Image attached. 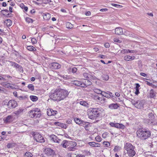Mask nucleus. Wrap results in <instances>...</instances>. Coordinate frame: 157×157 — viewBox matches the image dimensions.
<instances>
[{"label": "nucleus", "mask_w": 157, "mask_h": 157, "mask_svg": "<svg viewBox=\"0 0 157 157\" xmlns=\"http://www.w3.org/2000/svg\"><path fill=\"white\" fill-rule=\"evenodd\" d=\"M70 92L64 89L56 90L52 91L50 94L51 99L55 101H60L64 99L68 95Z\"/></svg>", "instance_id": "nucleus-1"}, {"label": "nucleus", "mask_w": 157, "mask_h": 157, "mask_svg": "<svg viewBox=\"0 0 157 157\" xmlns=\"http://www.w3.org/2000/svg\"><path fill=\"white\" fill-rule=\"evenodd\" d=\"M101 110L98 108H91L87 111L88 115L89 118L95 119L100 116Z\"/></svg>", "instance_id": "nucleus-2"}, {"label": "nucleus", "mask_w": 157, "mask_h": 157, "mask_svg": "<svg viewBox=\"0 0 157 157\" xmlns=\"http://www.w3.org/2000/svg\"><path fill=\"white\" fill-rule=\"evenodd\" d=\"M124 148L125 149L124 152L126 153L129 156L132 157L135 155L136 154L135 150V147L133 146L131 143H127L124 144Z\"/></svg>", "instance_id": "nucleus-3"}, {"label": "nucleus", "mask_w": 157, "mask_h": 157, "mask_svg": "<svg viewBox=\"0 0 157 157\" xmlns=\"http://www.w3.org/2000/svg\"><path fill=\"white\" fill-rule=\"evenodd\" d=\"M137 135L142 140H145L149 137L151 135L150 131L140 129L137 131Z\"/></svg>", "instance_id": "nucleus-4"}, {"label": "nucleus", "mask_w": 157, "mask_h": 157, "mask_svg": "<svg viewBox=\"0 0 157 157\" xmlns=\"http://www.w3.org/2000/svg\"><path fill=\"white\" fill-rule=\"evenodd\" d=\"M29 113V116L31 118H39L41 115L40 109L38 108H34L30 111Z\"/></svg>", "instance_id": "nucleus-5"}, {"label": "nucleus", "mask_w": 157, "mask_h": 157, "mask_svg": "<svg viewBox=\"0 0 157 157\" xmlns=\"http://www.w3.org/2000/svg\"><path fill=\"white\" fill-rule=\"evenodd\" d=\"M34 138L37 142L42 143L44 142V138L39 133L35 134L34 136Z\"/></svg>", "instance_id": "nucleus-6"}, {"label": "nucleus", "mask_w": 157, "mask_h": 157, "mask_svg": "<svg viewBox=\"0 0 157 157\" xmlns=\"http://www.w3.org/2000/svg\"><path fill=\"white\" fill-rule=\"evenodd\" d=\"M17 105V101L14 100H10L7 104L8 107L10 109L14 108L16 107Z\"/></svg>", "instance_id": "nucleus-7"}, {"label": "nucleus", "mask_w": 157, "mask_h": 157, "mask_svg": "<svg viewBox=\"0 0 157 157\" xmlns=\"http://www.w3.org/2000/svg\"><path fill=\"white\" fill-rule=\"evenodd\" d=\"M45 153L47 155L53 156L55 152L54 150L51 148L47 147L45 149Z\"/></svg>", "instance_id": "nucleus-8"}, {"label": "nucleus", "mask_w": 157, "mask_h": 157, "mask_svg": "<svg viewBox=\"0 0 157 157\" xmlns=\"http://www.w3.org/2000/svg\"><path fill=\"white\" fill-rule=\"evenodd\" d=\"M144 103V100L137 101L135 104V106L138 109H142L143 108Z\"/></svg>", "instance_id": "nucleus-9"}, {"label": "nucleus", "mask_w": 157, "mask_h": 157, "mask_svg": "<svg viewBox=\"0 0 157 157\" xmlns=\"http://www.w3.org/2000/svg\"><path fill=\"white\" fill-rule=\"evenodd\" d=\"M109 125L112 127H113L118 128H124V126L123 124L118 123L110 122Z\"/></svg>", "instance_id": "nucleus-10"}, {"label": "nucleus", "mask_w": 157, "mask_h": 157, "mask_svg": "<svg viewBox=\"0 0 157 157\" xmlns=\"http://www.w3.org/2000/svg\"><path fill=\"white\" fill-rule=\"evenodd\" d=\"M14 120L13 116L9 115L4 119V122L5 123H10L12 122Z\"/></svg>", "instance_id": "nucleus-11"}, {"label": "nucleus", "mask_w": 157, "mask_h": 157, "mask_svg": "<svg viewBox=\"0 0 157 157\" xmlns=\"http://www.w3.org/2000/svg\"><path fill=\"white\" fill-rule=\"evenodd\" d=\"M51 140L55 142L59 143L60 142L61 140L58 138V137L54 135H51L50 136Z\"/></svg>", "instance_id": "nucleus-12"}, {"label": "nucleus", "mask_w": 157, "mask_h": 157, "mask_svg": "<svg viewBox=\"0 0 157 157\" xmlns=\"http://www.w3.org/2000/svg\"><path fill=\"white\" fill-rule=\"evenodd\" d=\"M61 65L57 63H53L51 64V67L52 69H56L60 68Z\"/></svg>", "instance_id": "nucleus-13"}, {"label": "nucleus", "mask_w": 157, "mask_h": 157, "mask_svg": "<svg viewBox=\"0 0 157 157\" xmlns=\"http://www.w3.org/2000/svg\"><path fill=\"white\" fill-rule=\"evenodd\" d=\"M54 124L56 125L60 126L61 127L66 129L68 126L67 124L62 123L59 122H55L54 123Z\"/></svg>", "instance_id": "nucleus-14"}, {"label": "nucleus", "mask_w": 157, "mask_h": 157, "mask_svg": "<svg viewBox=\"0 0 157 157\" xmlns=\"http://www.w3.org/2000/svg\"><path fill=\"white\" fill-rule=\"evenodd\" d=\"M120 106V105L117 103L111 104L109 105V108L111 109H117Z\"/></svg>", "instance_id": "nucleus-15"}, {"label": "nucleus", "mask_w": 157, "mask_h": 157, "mask_svg": "<svg viewBox=\"0 0 157 157\" xmlns=\"http://www.w3.org/2000/svg\"><path fill=\"white\" fill-rule=\"evenodd\" d=\"M115 33L116 34L121 35L123 34L122 29L120 27H118L115 29Z\"/></svg>", "instance_id": "nucleus-16"}, {"label": "nucleus", "mask_w": 157, "mask_h": 157, "mask_svg": "<svg viewBox=\"0 0 157 157\" xmlns=\"http://www.w3.org/2000/svg\"><path fill=\"white\" fill-rule=\"evenodd\" d=\"M92 97L94 99L98 102H100L101 101V95L100 97L98 94H95L93 95Z\"/></svg>", "instance_id": "nucleus-17"}, {"label": "nucleus", "mask_w": 157, "mask_h": 157, "mask_svg": "<svg viewBox=\"0 0 157 157\" xmlns=\"http://www.w3.org/2000/svg\"><path fill=\"white\" fill-rule=\"evenodd\" d=\"M148 124L151 126L156 125L157 124V122L156 120L155 119L153 120H149L148 121Z\"/></svg>", "instance_id": "nucleus-18"}, {"label": "nucleus", "mask_w": 157, "mask_h": 157, "mask_svg": "<svg viewBox=\"0 0 157 157\" xmlns=\"http://www.w3.org/2000/svg\"><path fill=\"white\" fill-rule=\"evenodd\" d=\"M77 144L75 142L73 141H68V147H75L76 146Z\"/></svg>", "instance_id": "nucleus-19"}, {"label": "nucleus", "mask_w": 157, "mask_h": 157, "mask_svg": "<svg viewBox=\"0 0 157 157\" xmlns=\"http://www.w3.org/2000/svg\"><path fill=\"white\" fill-rule=\"evenodd\" d=\"M9 62H10V65L16 68L20 67V68H22V67L17 63L11 61Z\"/></svg>", "instance_id": "nucleus-20"}, {"label": "nucleus", "mask_w": 157, "mask_h": 157, "mask_svg": "<svg viewBox=\"0 0 157 157\" xmlns=\"http://www.w3.org/2000/svg\"><path fill=\"white\" fill-rule=\"evenodd\" d=\"M60 145L64 148L68 147V141L66 140H63L61 143Z\"/></svg>", "instance_id": "nucleus-21"}, {"label": "nucleus", "mask_w": 157, "mask_h": 157, "mask_svg": "<svg viewBox=\"0 0 157 157\" xmlns=\"http://www.w3.org/2000/svg\"><path fill=\"white\" fill-rule=\"evenodd\" d=\"M24 110V109H23L20 108L18 109L15 111L14 113L17 116L19 115L23 112Z\"/></svg>", "instance_id": "nucleus-22"}, {"label": "nucleus", "mask_w": 157, "mask_h": 157, "mask_svg": "<svg viewBox=\"0 0 157 157\" xmlns=\"http://www.w3.org/2000/svg\"><path fill=\"white\" fill-rule=\"evenodd\" d=\"M0 84L6 88L11 87L12 86L10 85V83L6 82H2Z\"/></svg>", "instance_id": "nucleus-23"}, {"label": "nucleus", "mask_w": 157, "mask_h": 157, "mask_svg": "<svg viewBox=\"0 0 157 157\" xmlns=\"http://www.w3.org/2000/svg\"><path fill=\"white\" fill-rule=\"evenodd\" d=\"M51 17V14L49 13H45L43 16L44 19L46 20H49Z\"/></svg>", "instance_id": "nucleus-24"}, {"label": "nucleus", "mask_w": 157, "mask_h": 157, "mask_svg": "<svg viewBox=\"0 0 157 157\" xmlns=\"http://www.w3.org/2000/svg\"><path fill=\"white\" fill-rule=\"evenodd\" d=\"M155 93L153 89L150 90L149 92V97L150 98H153L155 96Z\"/></svg>", "instance_id": "nucleus-25"}, {"label": "nucleus", "mask_w": 157, "mask_h": 157, "mask_svg": "<svg viewBox=\"0 0 157 157\" xmlns=\"http://www.w3.org/2000/svg\"><path fill=\"white\" fill-rule=\"evenodd\" d=\"M72 83L75 86H79L81 85V82L76 80L74 81H72Z\"/></svg>", "instance_id": "nucleus-26"}, {"label": "nucleus", "mask_w": 157, "mask_h": 157, "mask_svg": "<svg viewBox=\"0 0 157 157\" xmlns=\"http://www.w3.org/2000/svg\"><path fill=\"white\" fill-rule=\"evenodd\" d=\"M74 120L75 122L77 124L80 125L82 121V120L78 118H74Z\"/></svg>", "instance_id": "nucleus-27"}, {"label": "nucleus", "mask_w": 157, "mask_h": 157, "mask_svg": "<svg viewBox=\"0 0 157 157\" xmlns=\"http://www.w3.org/2000/svg\"><path fill=\"white\" fill-rule=\"evenodd\" d=\"M89 124V123L88 122H85L82 120L80 125L84 126L86 128Z\"/></svg>", "instance_id": "nucleus-28"}, {"label": "nucleus", "mask_w": 157, "mask_h": 157, "mask_svg": "<svg viewBox=\"0 0 157 157\" xmlns=\"http://www.w3.org/2000/svg\"><path fill=\"white\" fill-rule=\"evenodd\" d=\"M83 75L85 78H88L90 79L91 77H92V76L90 74L87 73H84L83 74Z\"/></svg>", "instance_id": "nucleus-29"}, {"label": "nucleus", "mask_w": 157, "mask_h": 157, "mask_svg": "<svg viewBox=\"0 0 157 157\" xmlns=\"http://www.w3.org/2000/svg\"><path fill=\"white\" fill-rule=\"evenodd\" d=\"M31 100L33 101H36L38 99V98L35 96L31 95L30 96Z\"/></svg>", "instance_id": "nucleus-30"}, {"label": "nucleus", "mask_w": 157, "mask_h": 157, "mask_svg": "<svg viewBox=\"0 0 157 157\" xmlns=\"http://www.w3.org/2000/svg\"><path fill=\"white\" fill-rule=\"evenodd\" d=\"M15 144L14 143H10L7 144L6 147L8 148H12L13 147H15Z\"/></svg>", "instance_id": "nucleus-31"}, {"label": "nucleus", "mask_w": 157, "mask_h": 157, "mask_svg": "<svg viewBox=\"0 0 157 157\" xmlns=\"http://www.w3.org/2000/svg\"><path fill=\"white\" fill-rule=\"evenodd\" d=\"M27 49L29 51H33L36 50V49L32 46H28Z\"/></svg>", "instance_id": "nucleus-32"}, {"label": "nucleus", "mask_w": 157, "mask_h": 157, "mask_svg": "<svg viewBox=\"0 0 157 157\" xmlns=\"http://www.w3.org/2000/svg\"><path fill=\"white\" fill-rule=\"evenodd\" d=\"M148 116L149 119V120H153L155 119L154 114L152 113H149Z\"/></svg>", "instance_id": "nucleus-33"}, {"label": "nucleus", "mask_w": 157, "mask_h": 157, "mask_svg": "<svg viewBox=\"0 0 157 157\" xmlns=\"http://www.w3.org/2000/svg\"><path fill=\"white\" fill-rule=\"evenodd\" d=\"M5 22L7 26H10L12 25V22L9 19L6 20Z\"/></svg>", "instance_id": "nucleus-34"}, {"label": "nucleus", "mask_w": 157, "mask_h": 157, "mask_svg": "<svg viewBox=\"0 0 157 157\" xmlns=\"http://www.w3.org/2000/svg\"><path fill=\"white\" fill-rule=\"evenodd\" d=\"M66 25L67 28L70 29H71L73 27V25L69 22H67V23Z\"/></svg>", "instance_id": "nucleus-35"}, {"label": "nucleus", "mask_w": 157, "mask_h": 157, "mask_svg": "<svg viewBox=\"0 0 157 157\" xmlns=\"http://www.w3.org/2000/svg\"><path fill=\"white\" fill-rule=\"evenodd\" d=\"M101 95L103 97L104 96L107 98H110V96L109 95V94L104 91H102Z\"/></svg>", "instance_id": "nucleus-36"}, {"label": "nucleus", "mask_w": 157, "mask_h": 157, "mask_svg": "<svg viewBox=\"0 0 157 157\" xmlns=\"http://www.w3.org/2000/svg\"><path fill=\"white\" fill-rule=\"evenodd\" d=\"M79 103L81 105L85 106H87L88 105L87 103L84 101H80Z\"/></svg>", "instance_id": "nucleus-37"}, {"label": "nucleus", "mask_w": 157, "mask_h": 157, "mask_svg": "<svg viewBox=\"0 0 157 157\" xmlns=\"http://www.w3.org/2000/svg\"><path fill=\"white\" fill-rule=\"evenodd\" d=\"M94 92L98 94H101V95L102 94V91L98 89H95L94 90Z\"/></svg>", "instance_id": "nucleus-38"}, {"label": "nucleus", "mask_w": 157, "mask_h": 157, "mask_svg": "<svg viewBox=\"0 0 157 157\" xmlns=\"http://www.w3.org/2000/svg\"><path fill=\"white\" fill-rule=\"evenodd\" d=\"M84 82L85 83L87 86L90 85L92 84V82L88 79H86L85 81Z\"/></svg>", "instance_id": "nucleus-39"}, {"label": "nucleus", "mask_w": 157, "mask_h": 157, "mask_svg": "<svg viewBox=\"0 0 157 157\" xmlns=\"http://www.w3.org/2000/svg\"><path fill=\"white\" fill-rule=\"evenodd\" d=\"M53 111V109H48V111H47V114L48 116H51L52 115V113Z\"/></svg>", "instance_id": "nucleus-40"}, {"label": "nucleus", "mask_w": 157, "mask_h": 157, "mask_svg": "<svg viewBox=\"0 0 157 157\" xmlns=\"http://www.w3.org/2000/svg\"><path fill=\"white\" fill-rule=\"evenodd\" d=\"M28 88L32 91H33L34 90V86L32 84H29L28 86Z\"/></svg>", "instance_id": "nucleus-41"}, {"label": "nucleus", "mask_w": 157, "mask_h": 157, "mask_svg": "<svg viewBox=\"0 0 157 157\" xmlns=\"http://www.w3.org/2000/svg\"><path fill=\"white\" fill-rule=\"evenodd\" d=\"M121 147H120L117 146L115 147L113 150L115 152H116L117 151L119 150H121Z\"/></svg>", "instance_id": "nucleus-42"}, {"label": "nucleus", "mask_w": 157, "mask_h": 157, "mask_svg": "<svg viewBox=\"0 0 157 157\" xmlns=\"http://www.w3.org/2000/svg\"><path fill=\"white\" fill-rule=\"evenodd\" d=\"M102 78L104 80H108L109 78V77L107 75H103L102 76Z\"/></svg>", "instance_id": "nucleus-43"}, {"label": "nucleus", "mask_w": 157, "mask_h": 157, "mask_svg": "<svg viewBox=\"0 0 157 157\" xmlns=\"http://www.w3.org/2000/svg\"><path fill=\"white\" fill-rule=\"evenodd\" d=\"M25 155L27 157H31L33 156V154L29 152H26L25 154Z\"/></svg>", "instance_id": "nucleus-44"}, {"label": "nucleus", "mask_w": 157, "mask_h": 157, "mask_svg": "<svg viewBox=\"0 0 157 157\" xmlns=\"http://www.w3.org/2000/svg\"><path fill=\"white\" fill-rule=\"evenodd\" d=\"M26 21L28 23H32L33 20L29 17H27L25 19Z\"/></svg>", "instance_id": "nucleus-45"}, {"label": "nucleus", "mask_w": 157, "mask_h": 157, "mask_svg": "<svg viewBox=\"0 0 157 157\" xmlns=\"http://www.w3.org/2000/svg\"><path fill=\"white\" fill-rule=\"evenodd\" d=\"M88 144L90 146L93 147H95L96 145V143L94 142H91L88 143Z\"/></svg>", "instance_id": "nucleus-46"}, {"label": "nucleus", "mask_w": 157, "mask_h": 157, "mask_svg": "<svg viewBox=\"0 0 157 157\" xmlns=\"http://www.w3.org/2000/svg\"><path fill=\"white\" fill-rule=\"evenodd\" d=\"M103 143L105 147H108L110 145V143L108 142L104 141Z\"/></svg>", "instance_id": "nucleus-47"}, {"label": "nucleus", "mask_w": 157, "mask_h": 157, "mask_svg": "<svg viewBox=\"0 0 157 157\" xmlns=\"http://www.w3.org/2000/svg\"><path fill=\"white\" fill-rule=\"evenodd\" d=\"M129 49H123L121 51V52L123 54H124L126 53L129 52Z\"/></svg>", "instance_id": "nucleus-48"}, {"label": "nucleus", "mask_w": 157, "mask_h": 157, "mask_svg": "<svg viewBox=\"0 0 157 157\" xmlns=\"http://www.w3.org/2000/svg\"><path fill=\"white\" fill-rule=\"evenodd\" d=\"M130 56H126L124 57V59L126 61H129L130 60Z\"/></svg>", "instance_id": "nucleus-49"}, {"label": "nucleus", "mask_w": 157, "mask_h": 157, "mask_svg": "<svg viewBox=\"0 0 157 157\" xmlns=\"http://www.w3.org/2000/svg\"><path fill=\"white\" fill-rule=\"evenodd\" d=\"M112 5L113 6H115L117 8H121L122 7V6H121V5H118V4H112Z\"/></svg>", "instance_id": "nucleus-50"}, {"label": "nucleus", "mask_w": 157, "mask_h": 157, "mask_svg": "<svg viewBox=\"0 0 157 157\" xmlns=\"http://www.w3.org/2000/svg\"><path fill=\"white\" fill-rule=\"evenodd\" d=\"M31 41L33 44H35L37 43L36 39L34 38H32L31 39Z\"/></svg>", "instance_id": "nucleus-51"}, {"label": "nucleus", "mask_w": 157, "mask_h": 157, "mask_svg": "<svg viewBox=\"0 0 157 157\" xmlns=\"http://www.w3.org/2000/svg\"><path fill=\"white\" fill-rule=\"evenodd\" d=\"M95 139L96 141H101V138L100 136H97L95 138Z\"/></svg>", "instance_id": "nucleus-52"}, {"label": "nucleus", "mask_w": 157, "mask_h": 157, "mask_svg": "<svg viewBox=\"0 0 157 157\" xmlns=\"http://www.w3.org/2000/svg\"><path fill=\"white\" fill-rule=\"evenodd\" d=\"M9 10H2L1 11V13L3 14V15H5L6 14L4 13V12H8Z\"/></svg>", "instance_id": "nucleus-53"}, {"label": "nucleus", "mask_w": 157, "mask_h": 157, "mask_svg": "<svg viewBox=\"0 0 157 157\" xmlns=\"http://www.w3.org/2000/svg\"><path fill=\"white\" fill-rule=\"evenodd\" d=\"M18 98L20 100H24L26 98V97L25 96L23 97L22 96H20L18 97Z\"/></svg>", "instance_id": "nucleus-54"}, {"label": "nucleus", "mask_w": 157, "mask_h": 157, "mask_svg": "<svg viewBox=\"0 0 157 157\" xmlns=\"http://www.w3.org/2000/svg\"><path fill=\"white\" fill-rule=\"evenodd\" d=\"M114 41L115 42H118V43H121V40L117 38H114Z\"/></svg>", "instance_id": "nucleus-55"}, {"label": "nucleus", "mask_w": 157, "mask_h": 157, "mask_svg": "<svg viewBox=\"0 0 157 157\" xmlns=\"http://www.w3.org/2000/svg\"><path fill=\"white\" fill-rule=\"evenodd\" d=\"M81 86L82 87H87L86 85V84H85V83L84 82V83H83L81 82V86Z\"/></svg>", "instance_id": "nucleus-56"}, {"label": "nucleus", "mask_w": 157, "mask_h": 157, "mask_svg": "<svg viewBox=\"0 0 157 157\" xmlns=\"http://www.w3.org/2000/svg\"><path fill=\"white\" fill-rule=\"evenodd\" d=\"M66 122L68 124L71 123L72 120L71 119H68L67 121Z\"/></svg>", "instance_id": "nucleus-57"}, {"label": "nucleus", "mask_w": 157, "mask_h": 157, "mask_svg": "<svg viewBox=\"0 0 157 157\" xmlns=\"http://www.w3.org/2000/svg\"><path fill=\"white\" fill-rule=\"evenodd\" d=\"M68 150L70 151H73L74 150V149L75 148V147H67Z\"/></svg>", "instance_id": "nucleus-58"}, {"label": "nucleus", "mask_w": 157, "mask_h": 157, "mask_svg": "<svg viewBox=\"0 0 157 157\" xmlns=\"http://www.w3.org/2000/svg\"><path fill=\"white\" fill-rule=\"evenodd\" d=\"M76 157H85V156L83 155L80 154L77 155Z\"/></svg>", "instance_id": "nucleus-59"}, {"label": "nucleus", "mask_w": 157, "mask_h": 157, "mask_svg": "<svg viewBox=\"0 0 157 157\" xmlns=\"http://www.w3.org/2000/svg\"><path fill=\"white\" fill-rule=\"evenodd\" d=\"M77 71V69L75 67H74L72 69V72L73 73H75Z\"/></svg>", "instance_id": "nucleus-60"}, {"label": "nucleus", "mask_w": 157, "mask_h": 157, "mask_svg": "<svg viewBox=\"0 0 157 157\" xmlns=\"http://www.w3.org/2000/svg\"><path fill=\"white\" fill-rule=\"evenodd\" d=\"M107 136V134L106 133H104L102 135V136L103 138H106Z\"/></svg>", "instance_id": "nucleus-61"}, {"label": "nucleus", "mask_w": 157, "mask_h": 157, "mask_svg": "<svg viewBox=\"0 0 157 157\" xmlns=\"http://www.w3.org/2000/svg\"><path fill=\"white\" fill-rule=\"evenodd\" d=\"M101 101L100 102L101 103L104 102L105 101L106 99L102 96H101Z\"/></svg>", "instance_id": "nucleus-62"}, {"label": "nucleus", "mask_w": 157, "mask_h": 157, "mask_svg": "<svg viewBox=\"0 0 157 157\" xmlns=\"http://www.w3.org/2000/svg\"><path fill=\"white\" fill-rule=\"evenodd\" d=\"M105 46L106 48H109L110 46V44L109 43H106L105 44Z\"/></svg>", "instance_id": "nucleus-63"}, {"label": "nucleus", "mask_w": 157, "mask_h": 157, "mask_svg": "<svg viewBox=\"0 0 157 157\" xmlns=\"http://www.w3.org/2000/svg\"><path fill=\"white\" fill-rule=\"evenodd\" d=\"M136 86L135 87L136 89H139V87H140V85L138 83H136Z\"/></svg>", "instance_id": "nucleus-64"}]
</instances>
